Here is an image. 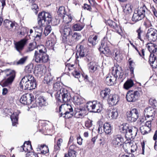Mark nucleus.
Here are the masks:
<instances>
[{"mask_svg":"<svg viewBox=\"0 0 157 157\" xmlns=\"http://www.w3.org/2000/svg\"><path fill=\"white\" fill-rule=\"evenodd\" d=\"M61 85L62 84L59 82L54 84L53 89L57 91L55 94L56 97L61 102H68L71 98L70 93L67 89L63 88Z\"/></svg>","mask_w":157,"mask_h":157,"instance_id":"obj_1","label":"nucleus"},{"mask_svg":"<svg viewBox=\"0 0 157 157\" xmlns=\"http://www.w3.org/2000/svg\"><path fill=\"white\" fill-rule=\"evenodd\" d=\"M19 85L22 90L34 89L36 87L35 80L33 76L27 75L22 78Z\"/></svg>","mask_w":157,"mask_h":157,"instance_id":"obj_2","label":"nucleus"},{"mask_svg":"<svg viewBox=\"0 0 157 157\" xmlns=\"http://www.w3.org/2000/svg\"><path fill=\"white\" fill-rule=\"evenodd\" d=\"M113 71L112 75L107 77L105 80V83L108 86L113 85L118 77L119 78H122L123 73L121 72V67L119 66L115 67H113Z\"/></svg>","mask_w":157,"mask_h":157,"instance_id":"obj_3","label":"nucleus"},{"mask_svg":"<svg viewBox=\"0 0 157 157\" xmlns=\"http://www.w3.org/2000/svg\"><path fill=\"white\" fill-rule=\"evenodd\" d=\"M37 20L38 25L42 27L50 23L52 21V17L49 13L43 11L39 13Z\"/></svg>","mask_w":157,"mask_h":157,"instance_id":"obj_4","label":"nucleus"},{"mask_svg":"<svg viewBox=\"0 0 157 157\" xmlns=\"http://www.w3.org/2000/svg\"><path fill=\"white\" fill-rule=\"evenodd\" d=\"M6 75L4 79L0 82L2 86H6L11 84L15 76V72L14 70L6 69L3 71Z\"/></svg>","mask_w":157,"mask_h":157,"instance_id":"obj_5","label":"nucleus"},{"mask_svg":"<svg viewBox=\"0 0 157 157\" xmlns=\"http://www.w3.org/2000/svg\"><path fill=\"white\" fill-rule=\"evenodd\" d=\"M120 132L125 134V136L126 139L134 138L137 133V129L134 127L132 129H129L127 126L122 124L119 126Z\"/></svg>","mask_w":157,"mask_h":157,"instance_id":"obj_6","label":"nucleus"},{"mask_svg":"<svg viewBox=\"0 0 157 157\" xmlns=\"http://www.w3.org/2000/svg\"><path fill=\"white\" fill-rule=\"evenodd\" d=\"M48 56L42 49L35 51L33 60L37 63H41L47 62L48 60Z\"/></svg>","mask_w":157,"mask_h":157,"instance_id":"obj_7","label":"nucleus"},{"mask_svg":"<svg viewBox=\"0 0 157 157\" xmlns=\"http://www.w3.org/2000/svg\"><path fill=\"white\" fill-rule=\"evenodd\" d=\"M12 110L11 109H6L5 110V111L8 115L10 116V118L12 121V125L15 126L17 124L18 116L20 112L19 111L17 110L14 112L12 114Z\"/></svg>","mask_w":157,"mask_h":157,"instance_id":"obj_8","label":"nucleus"},{"mask_svg":"<svg viewBox=\"0 0 157 157\" xmlns=\"http://www.w3.org/2000/svg\"><path fill=\"white\" fill-rule=\"evenodd\" d=\"M147 38L151 42H155L157 39V30L153 28L148 30L146 35Z\"/></svg>","mask_w":157,"mask_h":157,"instance_id":"obj_9","label":"nucleus"},{"mask_svg":"<svg viewBox=\"0 0 157 157\" xmlns=\"http://www.w3.org/2000/svg\"><path fill=\"white\" fill-rule=\"evenodd\" d=\"M113 143L116 146L120 147L123 146L124 143L130 144L129 141H128L127 142L126 141H124V138L120 135H117L114 136Z\"/></svg>","mask_w":157,"mask_h":157,"instance_id":"obj_10","label":"nucleus"},{"mask_svg":"<svg viewBox=\"0 0 157 157\" xmlns=\"http://www.w3.org/2000/svg\"><path fill=\"white\" fill-rule=\"evenodd\" d=\"M127 120L130 122H134L137 119V110L136 108L132 109L127 113Z\"/></svg>","mask_w":157,"mask_h":157,"instance_id":"obj_11","label":"nucleus"},{"mask_svg":"<svg viewBox=\"0 0 157 157\" xmlns=\"http://www.w3.org/2000/svg\"><path fill=\"white\" fill-rule=\"evenodd\" d=\"M73 110V109L70 105L67 104H62L59 107V117L62 116L63 113L72 112Z\"/></svg>","mask_w":157,"mask_h":157,"instance_id":"obj_12","label":"nucleus"},{"mask_svg":"<svg viewBox=\"0 0 157 157\" xmlns=\"http://www.w3.org/2000/svg\"><path fill=\"white\" fill-rule=\"evenodd\" d=\"M27 41V40L26 39H23L14 43V48L20 53H21L24 48Z\"/></svg>","mask_w":157,"mask_h":157,"instance_id":"obj_13","label":"nucleus"},{"mask_svg":"<svg viewBox=\"0 0 157 157\" xmlns=\"http://www.w3.org/2000/svg\"><path fill=\"white\" fill-rule=\"evenodd\" d=\"M137 97V91H135L133 92L132 91L128 92L126 95L127 100L129 102H135Z\"/></svg>","mask_w":157,"mask_h":157,"instance_id":"obj_14","label":"nucleus"},{"mask_svg":"<svg viewBox=\"0 0 157 157\" xmlns=\"http://www.w3.org/2000/svg\"><path fill=\"white\" fill-rule=\"evenodd\" d=\"M144 114L148 118L151 117V120H153L155 114V109L152 107H149L146 108L144 110Z\"/></svg>","mask_w":157,"mask_h":157,"instance_id":"obj_15","label":"nucleus"},{"mask_svg":"<svg viewBox=\"0 0 157 157\" xmlns=\"http://www.w3.org/2000/svg\"><path fill=\"white\" fill-rule=\"evenodd\" d=\"M148 49L150 53L149 56H156L157 54V45L155 44L150 43L148 44Z\"/></svg>","mask_w":157,"mask_h":157,"instance_id":"obj_16","label":"nucleus"},{"mask_svg":"<svg viewBox=\"0 0 157 157\" xmlns=\"http://www.w3.org/2000/svg\"><path fill=\"white\" fill-rule=\"evenodd\" d=\"M107 100L109 104L113 105L117 103L119 100V97L117 94H110Z\"/></svg>","mask_w":157,"mask_h":157,"instance_id":"obj_17","label":"nucleus"},{"mask_svg":"<svg viewBox=\"0 0 157 157\" xmlns=\"http://www.w3.org/2000/svg\"><path fill=\"white\" fill-rule=\"evenodd\" d=\"M110 90L108 88H104L100 93L101 98L103 100H107L110 95Z\"/></svg>","mask_w":157,"mask_h":157,"instance_id":"obj_18","label":"nucleus"},{"mask_svg":"<svg viewBox=\"0 0 157 157\" xmlns=\"http://www.w3.org/2000/svg\"><path fill=\"white\" fill-rule=\"evenodd\" d=\"M78 47L77 49L76 55H78L79 56H77L78 58L79 57L81 58L87 55L86 52V50L85 48L82 45H79L77 46V48Z\"/></svg>","mask_w":157,"mask_h":157,"instance_id":"obj_19","label":"nucleus"},{"mask_svg":"<svg viewBox=\"0 0 157 157\" xmlns=\"http://www.w3.org/2000/svg\"><path fill=\"white\" fill-rule=\"evenodd\" d=\"M36 100L37 105L40 106H45L47 105L46 99L43 96H37L36 97Z\"/></svg>","mask_w":157,"mask_h":157,"instance_id":"obj_20","label":"nucleus"},{"mask_svg":"<svg viewBox=\"0 0 157 157\" xmlns=\"http://www.w3.org/2000/svg\"><path fill=\"white\" fill-rule=\"evenodd\" d=\"M60 31L64 35V36L71 35L72 33V31L70 26L67 24L62 26Z\"/></svg>","mask_w":157,"mask_h":157,"instance_id":"obj_21","label":"nucleus"},{"mask_svg":"<svg viewBox=\"0 0 157 157\" xmlns=\"http://www.w3.org/2000/svg\"><path fill=\"white\" fill-rule=\"evenodd\" d=\"M147 8L144 5L138 10V21L143 19L145 16V12Z\"/></svg>","mask_w":157,"mask_h":157,"instance_id":"obj_22","label":"nucleus"},{"mask_svg":"<svg viewBox=\"0 0 157 157\" xmlns=\"http://www.w3.org/2000/svg\"><path fill=\"white\" fill-rule=\"evenodd\" d=\"M108 114L110 119H116L118 116V111L117 109H113L109 111Z\"/></svg>","mask_w":157,"mask_h":157,"instance_id":"obj_23","label":"nucleus"},{"mask_svg":"<svg viewBox=\"0 0 157 157\" xmlns=\"http://www.w3.org/2000/svg\"><path fill=\"white\" fill-rule=\"evenodd\" d=\"M71 36V35L63 36L62 37L63 41L65 44L72 45L73 43Z\"/></svg>","mask_w":157,"mask_h":157,"instance_id":"obj_24","label":"nucleus"},{"mask_svg":"<svg viewBox=\"0 0 157 157\" xmlns=\"http://www.w3.org/2000/svg\"><path fill=\"white\" fill-rule=\"evenodd\" d=\"M37 149L38 151H40L39 153L45 154L49 152L48 148V146L46 145H39Z\"/></svg>","mask_w":157,"mask_h":157,"instance_id":"obj_25","label":"nucleus"},{"mask_svg":"<svg viewBox=\"0 0 157 157\" xmlns=\"http://www.w3.org/2000/svg\"><path fill=\"white\" fill-rule=\"evenodd\" d=\"M149 62L151 66L153 68H157V59L156 56H149Z\"/></svg>","mask_w":157,"mask_h":157,"instance_id":"obj_26","label":"nucleus"},{"mask_svg":"<svg viewBox=\"0 0 157 157\" xmlns=\"http://www.w3.org/2000/svg\"><path fill=\"white\" fill-rule=\"evenodd\" d=\"M134 85L133 81L131 79H128L124 83L123 88L125 90H128L132 87Z\"/></svg>","mask_w":157,"mask_h":157,"instance_id":"obj_27","label":"nucleus"},{"mask_svg":"<svg viewBox=\"0 0 157 157\" xmlns=\"http://www.w3.org/2000/svg\"><path fill=\"white\" fill-rule=\"evenodd\" d=\"M102 109V106L101 103L97 101H95L94 109L93 112L99 113Z\"/></svg>","mask_w":157,"mask_h":157,"instance_id":"obj_28","label":"nucleus"},{"mask_svg":"<svg viewBox=\"0 0 157 157\" xmlns=\"http://www.w3.org/2000/svg\"><path fill=\"white\" fill-rule=\"evenodd\" d=\"M142 120H140V125H142L140 128V131L141 133L143 135H144L147 134L148 133L147 131L149 132L150 129H149V128H147V127L146 126H144V123L143 121L142 123Z\"/></svg>","mask_w":157,"mask_h":157,"instance_id":"obj_29","label":"nucleus"},{"mask_svg":"<svg viewBox=\"0 0 157 157\" xmlns=\"http://www.w3.org/2000/svg\"><path fill=\"white\" fill-rule=\"evenodd\" d=\"M21 147L23 150L25 151H30L32 150V146L31 144V142L30 141H26L24 144L23 146Z\"/></svg>","mask_w":157,"mask_h":157,"instance_id":"obj_30","label":"nucleus"},{"mask_svg":"<svg viewBox=\"0 0 157 157\" xmlns=\"http://www.w3.org/2000/svg\"><path fill=\"white\" fill-rule=\"evenodd\" d=\"M71 36L73 42V44L79 40L82 36L81 35L78 33L75 32L71 34Z\"/></svg>","mask_w":157,"mask_h":157,"instance_id":"obj_31","label":"nucleus"},{"mask_svg":"<svg viewBox=\"0 0 157 157\" xmlns=\"http://www.w3.org/2000/svg\"><path fill=\"white\" fill-rule=\"evenodd\" d=\"M104 131L106 134H110L111 132V125L108 123H105L103 125Z\"/></svg>","mask_w":157,"mask_h":157,"instance_id":"obj_32","label":"nucleus"},{"mask_svg":"<svg viewBox=\"0 0 157 157\" xmlns=\"http://www.w3.org/2000/svg\"><path fill=\"white\" fill-rule=\"evenodd\" d=\"M113 55L114 56L115 59L117 60H121L123 58L122 55L120 53V50L117 49H115L114 50Z\"/></svg>","mask_w":157,"mask_h":157,"instance_id":"obj_33","label":"nucleus"},{"mask_svg":"<svg viewBox=\"0 0 157 157\" xmlns=\"http://www.w3.org/2000/svg\"><path fill=\"white\" fill-rule=\"evenodd\" d=\"M95 101H90L87 103L86 106L87 110L90 112H93L94 109Z\"/></svg>","mask_w":157,"mask_h":157,"instance_id":"obj_34","label":"nucleus"},{"mask_svg":"<svg viewBox=\"0 0 157 157\" xmlns=\"http://www.w3.org/2000/svg\"><path fill=\"white\" fill-rule=\"evenodd\" d=\"M97 36L92 35L90 36L88 38L89 42L93 46L95 45L98 42Z\"/></svg>","mask_w":157,"mask_h":157,"instance_id":"obj_35","label":"nucleus"},{"mask_svg":"<svg viewBox=\"0 0 157 157\" xmlns=\"http://www.w3.org/2000/svg\"><path fill=\"white\" fill-rule=\"evenodd\" d=\"M56 42V40L55 37L53 36V37L51 39L49 40L46 42V45L49 48L53 47Z\"/></svg>","mask_w":157,"mask_h":157,"instance_id":"obj_36","label":"nucleus"},{"mask_svg":"<svg viewBox=\"0 0 157 157\" xmlns=\"http://www.w3.org/2000/svg\"><path fill=\"white\" fill-rule=\"evenodd\" d=\"M53 78V76L51 73H48V75H46L44 78V82L47 84H50L52 83V81Z\"/></svg>","mask_w":157,"mask_h":157,"instance_id":"obj_37","label":"nucleus"},{"mask_svg":"<svg viewBox=\"0 0 157 157\" xmlns=\"http://www.w3.org/2000/svg\"><path fill=\"white\" fill-rule=\"evenodd\" d=\"M84 25L82 23H77L74 24L72 26V28L74 30L80 31L84 27Z\"/></svg>","mask_w":157,"mask_h":157,"instance_id":"obj_38","label":"nucleus"},{"mask_svg":"<svg viewBox=\"0 0 157 157\" xmlns=\"http://www.w3.org/2000/svg\"><path fill=\"white\" fill-rule=\"evenodd\" d=\"M57 13L59 16L60 18H62L63 16L66 14V12L65 7L63 6L60 7L57 11Z\"/></svg>","mask_w":157,"mask_h":157,"instance_id":"obj_39","label":"nucleus"},{"mask_svg":"<svg viewBox=\"0 0 157 157\" xmlns=\"http://www.w3.org/2000/svg\"><path fill=\"white\" fill-rule=\"evenodd\" d=\"M145 33L143 31L140 30V28L138 29V39H140L143 42L144 41V40L145 39Z\"/></svg>","mask_w":157,"mask_h":157,"instance_id":"obj_40","label":"nucleus"},{"mask_svg":"<svg viewBox=\"0 0 157 157\" xmlns=\"http://www.w3.org/2000/svg\"><path fill=\"white\" fill-rule=\"evenodd\" d=\"M101 53H102L106 56L108 57L111 55V52L108 47H105L103 49L99 50Z\"/></svg>","mask_w":157,"mask_h":157,"instance_id":"obj_41","label":"nucleus"},{"mask_svg":"<svg viewBox=\"0 0 157 157\" xmlns=\"http://www.w3.org/2000/svg\"><path fill=\"white\" fill-rule=\"evenodd\" d=\"M63 19V21L66 23H68L71 22L72 19V17L71 14H65L61 18Z\"/></svg>","mask_w":157,"mask_h":157,"instance_id":"obj_42","label":"nucleus"},{"mask_svg":"<svg viewBox=\"0 0 157 157\" xmlns=\"http://www.w3.org/2000/svg\"><path fill=\"white\" fill-rule=\"evenodd\" d=\"M107 22L110 26L113 28L118 33H119V26L117 25L115 22L111 20H109Z\"/></svg>","mask_w":157,"mask_h":157,"instance_id":"obj_43","label":"nucleus"},{"mask_svg":"<svg viewBox=\"0 0 157 157\" xmlns=\"http://www.w3.org/2000/svg\"><path fill=\"white\" fill-rule=\"evenodd\" d=\"M73 101L75 104L77 105H79L82 103V99L78 96H74Z\"/></svg>","mask_w":157,"mask_h":157,"instance_id":"obj_44","label":"nucleus"},{"mask_svg":"<svg viewBox=\"0 0 157 157\" xmlns=\"http://www.w3.org/2000/svg\"><path fill=\"white\" fill-rule=\"evenodd\" d=\"M88 67L90 71L91 72H94L97 69V65L94 63H90L88 65Z\"/></svg>","mask_w":157,"mask_h":157,"instance_id":"obj_45","label":"nucleus"},{"mask_svg":"<svg viewBox=\"0 0 157 157\" xmlns=\"http://www.w3.org/2000/svg\"><path fill=\"white\" fill-rule=\"evenodd\" d=\"M28 57L25 56L21 58L16 63V64L17 65H22L24 64L26 61Z\"/></svg>","mask_w":157,"mask_h":157,"instance_id":"obj_46","label":"nucleus"},{"mask_svg":"<svg viewBox=\"0 0 157 157\" xmlns=\"http://www.w3.org/2000/svg\"><path fill=\"white\" fill-rule=\"evenodd\" d=\"M36 41L32 43H30L28 47L27 52H30L33 51L36 48Z\"/></svg>","mask_w":157,"mask_h":157,"instance_id":"obj_47","label":"nucleus"},{"mask_svg":"<svg viewBox=\"0 0 157 157\" xmlns=\"http://www.w3.org/2000/svg\"><path fill=\"white\" fill-rule=\"evenodd\" d=\"M10 27L9 30L13 32H15L18 28L17 25L13 22L11 23Z\"/></svg>","mask_w":157,"mask_h":157,"instance_id":"obj_48","label":"nucleus"},{"mask_svg":"<svg viewBox=\"0 0 157 157\" xmlns=\"http://www.w3.org/2000/svg\"><path fill=\"white\" fill-rule=\"evenodd\" d=\"M29 98L28 96H27V94L22 95L20 99V102L24 105L27 104V98Z\"/></svg>","mask_w":157,"mask_h":157,"instance_id":"obj_49","label":"nucleus"},{"mask_svg":"<svg viewBox=\"0 0 157 157\" xmlns=\"http://www.w3.org/2000/svg\"><path fill=\"white\" fill-rule=\"evenodd\" d=\"M27 96H29V98H27V104L29 105L34 100V96L32 94L29 93L27 94Z\"/></svg>","mask_w":157,"mask_h":157,"instance_id":"obj_50","label":"nucleus"},{"mask_svg":"<svg viewBox=\"0 0 157 157\" xmlns=\"http://www.w3.org/2000/svg\"><path fill=\"white\" fill-rule=\"evenodd\" d=\"M63 140L62 139H59L56 144L55 145L54 149L55 151H58L60 149L61 144L62 143Z\"/></svg>","mask_w":157,"mask_h":157,"instance_id":"obj_51","label":"nucleus"},{"mask_svg":"<svg viewBox=\"0 0 157 157\" xmlns=\"http://www.w3.org/2000/svg\"><path fill=\"white\" fill-rule=\"evenodd\" d=\"M76 152L75 151H68L67 154L65 155V157H76Z\"/></svg>","mask_w":157,"mask_h":157,"instance_id":"obj_52","label":"nucleus"},{"mask_svg":"<svg viewBox=\"0 0 157 157\" xmlns=\"http://www.w3.org/2000/svg\"><path fill=\"white\" fill-rule=\"evenodd\" d=\"M52 30L51 27L50 25H47L45 28L44 33L45 36H47Z\"/></svg>","mask_w":157,"mask_h":157,"instance_id":"obj_53","label":"nucleus"},{"mask_svg":"<svg viewBox=\"0 0 157 157\" xmlns=\"http://www.w3.org/2000/svg\"><path fill=\"white\" fill-rule=\"evenodd\" d=\"M31 8L36 14H37L39 11V8L37 5L35 3H32Z\"/></svg>","mask_w":157,"mask_h":157,"instance_id":"obj_54","label":"nucleus"},{"mask_svg":"<svg viewBox=\"0 0 157 157\" xmlns=\"http://www.w3.org/2000/svg\"><path fill=\"white\" fill-rule=\"evenodd\" d=\"M129 67L130 69L131 73V74L133 73L134 72V63L132 60H130V59H129Z\"/></svg>","mask_w":157,"mask_h":157,"instance_id":"obj_55","label":"nucleus"},{"mask_svg":"<svg viewBox=\"0 0 157 157\" xmlns=\"http://www.w3.org/2000/svg\"><path fill=\"white\" fill-rule=\"evenodd\" d=\"M131 10V8L129 4L126 5L123 10L124 13L126 14L129 13Z\"/></svg>","mask_w":157,"mask_h":157,"instance_id":"obj_56","label":"nucleus"},{"mask_svg":"<svg viewBox=\"0 0 157 157\" xmlns=\"http://www.w3.org/2000/svg\"><path fill=\"white\" fill-rule=\"evenodd\" d=\"M149 102L153 107H156L157 105V101L154 98H151L149 99Z\"/></svg>","mask_w":157,"mask_h":157,"instance_id":"obj_57","label":"nucleus"},{"mask_svg":"<svg viewBox=\"0 0 157 157\" xmlns=\"http://www.w3.org/2000/svg\"><path fill=\"white\" fill-rule=\"evenodd\" d=\"M74 113L72 112H69V113H63V115H64L63 116V117L66 119L72 117L73 116Z\"/></svg>","mask_w":157,"mask_h":157,"instance_id":"obj_58","label":"nucleus"},{"mask_svg":"<svg viewBox=\"0 0 157 157\" xmlns=\"http://www.w3.org/2000/svg\"><path fill=\"white\" fill-rule=\"evenodd\" d=\"M26 157H39L38 155L32 151L29 152L26 154Z\"/></svg>","mask_w":157,"mask_h":157,"instance_id":"obj_59","label":"nucleus"},{"mask_svg":"<svg viewBox=\"0 0 157 157\" xmlns=\"http://www.w3.org/2000/svg\"><path fill=\"white\" fill-rule=\"evenodd\" d=\"M81 114L80 113L78 108L75 109V113L74 114L75 117L77 118H81L82 117L81 116Z\"/></svg>","mask_w":157,"mask_h":157,"instance_id":"obj_60","label":"nucleus"},{"mask_svg":"<svg viewBox=\"0 0 157 157\" xmlns=\"http://www.w3.org/2000/svg\"><path fill=\"white\" fill-rule=\"evenodd\" d=\"M81 114L80 113L78 108L75 109V113L74 114L75 117L77 118H81L82 117L81 116Z\"/></svg>","mask_w":157,"mask_h":157,"instance_id":"obj_61","label":"nucleus"},{"mask_svg":"<svg viewBox=\"0 0 157 157\" xmlns=\"http://www.w3.org/2000/svg\"><path fill=\"white\" fill-rule=\"evenodd\" d=\"M132 21L136 22L137 21V10H135L132 18Z\"/></svg>","mask_w":157,"mask_h":157,"instance_id":"obj_62","label":"nucleus"},{"mask_svg":"<svg viewBox=\"0 0 157 157\" xmlns=\"http://www.w3.org/2000/svg\"><path fill=\"white\" fill-rule=\"evenodd\" d=\"M93 121L90 120L87 121L85 122V126L88 128H89L92 125Z\"/></svg>","mask_w":157,"mask_h":157,"instance_id":"obj_63","label":"nucleus"},{"mask_svg":"<svg viewBox=\"0 0 157 157\" xmlns=\"http://www.w3.org/2000/svg\"><path fill=\"white\" fill-rule=\"evenodd\" d=\"M11 23H12V22L10 21L9 20L6 19L4 21L3 25L6 27H8L9 25L10 26Z\"/></svg>","mask_w":157,"mask_h":157,"instance_id":"obj_64","label":"nucleus"}]
</instances>
